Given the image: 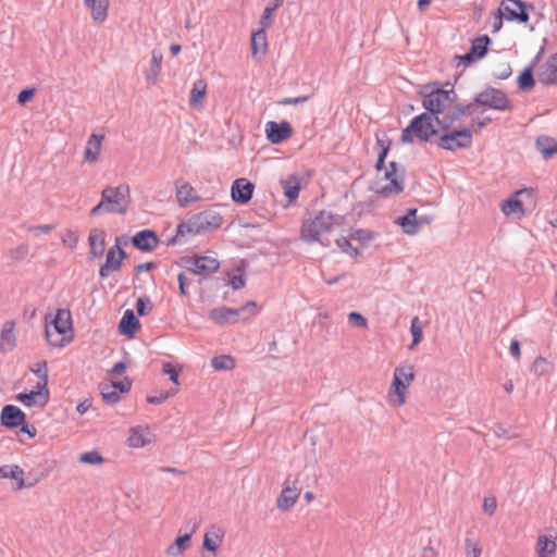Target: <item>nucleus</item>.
<instances>
[{
  "label": "nucleus",
  "mask_w": 557,
  "mask_h": 557,
  "mask_svg": "<svg viewBox=\"0 0 557 557\" xmlns=\"http://www.w3.org/2000/svg\"><path fill=\"white\" fill-rule=\"evenodd\" d=\"M223 216L215 210L208 209L188 218L187 221L181 222L176 227L174 236L168 238V246H173L182 242L186 234L199 235L212 230H216L222 225Z\"/></svg>",
  "instance_id": "nucleus-1"
},
{
  "label": "nucleus",
  "mask_w": 557,
  "mask_h": 557,
  "mask_svg": "<svg viewBox=\"0 0 557 557\" xmlns=\"http://www.w3.org/2000/svg\"><path fill=\"white\" fill-rule=\"evenodd\" d=\"M434 123L435 119L432 114L423 112L414 116L409 125L403 129L401 141L404 144H412L414 138L423 143L431 141L432 137L438 133Z\"/></svg>",
  "instance_id": "nucleus-2"
},
{
  "label": "nucleus",
  "mask_w": 557,
  "mask_h": 557,
  "mask_svg": "<svg viewBox=\"0 0 557 557\" xmlns=\"http://www.w3.org/2000/svg\"><path fill=\"white\" fill-rule=\"evenodd\" d=\"M333 225V213L321 210L313 219L304 222L301 226V238L308 243L321 242V236L330 233Z\"/></svg>",
  "instance_id": "nucleus-3"
},
{
  "label": "nucleus",
  "mask_w": 557,
  "mask_h": 557,
  "mask_svg": "<svg viewBox=\"0 0 557 557\" xmlns=\"http://www.w3.org/2000/svg\"><path fill=\"white\" fill-rule=\"evenodd\" d=\"M72 329L71 312L67 309H58L51 324H47L45 335L47 342L53 347L65 346L63 335Z\"/></svg>",
  "instance_id": "nucleus-4"
},
{
  "label": "nucleus",
  "mask_w": 557,
  "mask_h": 557,
  "mask_svg": "<svg viewBox=\"0 0 557 557\" xmlns=\"http://www.w3.org/2000/svg\"><path fill=\"white\" fill-rule=\"evenodd\" d=\"M101 200L106 213L125 214L129 206V187L125 184L107 187L101 191Z\"/></svg>",
  "instance_id": "nucleus-5"
},
{
  "label": "nucleus",
  "mask_w": 557,
  "mask_h": 557,
  "mask_svg": "<svg viewBox=\"0 0 557 557\" xmlns=\"http://www.w3.org/2000/svg\"><path fill=\"white\" fill-rule=\"evenodd\" d=\"M429 86H424L423 90L420 91L422 96V107L426 110L425 113L432 114L436 120V116L443 114L449 102V94L443 88H432L428 90Z\"/></svg>",
  "instance_id": "nucleus-6"
},
{
  "label": "nucleus",
  "mask_w": 557,
  "mask_h": 557,
  "mask_svg": "<svg viewBox=\"0 0 557 557\" xmlns=\"http://www.w3.org/2000/svg\"><path fill=\"white\" fill-rule=\"evenodd\" d=\"M473 102L474 104L497 111H509L512 108L507 95L503 90L491 86L476 94Z\"/></svg>",
  "instance_id": "nucleus-7"
},
{
  "label": "nucleus",
  "mask_w": 557,
  "mask_h": 557,
  "mask_svg": "<svg viewBox=\"0 0 557 557\" xmlns=\"http://www.w3.org/2000/svg\"><path fill=\"white\" fill-rule=\"evenodd\" d=\"M472 140V131L470 128L455 129L440 136L437 146L447 151H456L470 148Z\"/></svg>",
  "instance_id": "nucleus-8"
},
{
  "label": "nucleus",
  "mask_w": 557,
  "mask_h": 557,
  "mask_svg": "<svg viewBox=\"0 0 557 557\" xmlns=\"http://www.w3.org/2000/svg\"><path fill=\"white\" fill-rule=\"evenodd\" d=\"M498 13L509 22L527 23L529 21L528 5L520 0H503Z\"/></svg>",
  "instance_id": "nucleus-9"
},
{
  "label": "nucleus",
  "mask_w": 557,
  "mask_h": 557,
  "mask_svg": "<svg viewBox=\"0 0 557 557\" xmlns=\"http://www.w3.org/2000/svg\"><path fill=\"white\" fill-rule=\"evenodd\" d=\"M121 239L115 238V245L107 251L106 262L99 269L101 278H107L112 272L119 271L123 260L127 258L126 252L120 247Z\"/></svg>",
  "instance_id": "nucleus-10"
},
{
  "label": "nucleus",
  "mask_w": 557,
  "mask_h": 557,
  "mask_svg": "<svg viewBox=\"0 0 557 557\" xmlns=\"http://www.w3.org/2000/svg\"><path fill=\"white\" fill-rule=\"evenodd\" d=\"M188 271L198 275H210L220 268V262L211 256H194L186 260Z\"/></svg>",
  "instance_id": "nucleus-11"
},
{
  "label": "nucleus",
  "mask_w": 557,
  "mask_h": 557,
  "mask_svg": "<svg viewBox=\"0 0 557 557\" xmlns=\"http://www.w3.org/2000/svg\"><path fill=\"white\" fill-rule=\"evenodd\" d=\"M384 176L389 183L381 189V194L398 195L404 190V169L398 174V164L395 161L388 163Z\"/></svg>",
  "instance_id": "nucleus-12"
},
{
  "label": "nucleus",
  "mask_w": 557,
  "mask_h": 557,
  "mask_svg": "<svg viewBox=\"0 0 557 557\" xmlns=\"http://www.w3.org/2000/svg\"><path fill=\"white\" fill-rule=\"evenodd\" d=\"M248 308H256L255 301H248L244 306L237 309L227 308V307H219L214 308L209 312V318L220 325H224L230 322L236 321V318L240 314V312L247 310Z\"/></svg>",
  "instance_id": "nucleus-13"
},
{
  "label": "nucleus",
  "mask_w": 557,
  "mask_h": 557,
  "mask_svg": "<svg viewBox=\"0 0 557 557\" xmlns=\"http://www.w3.org/2000/svg\"><path fill=\"white\" fill-rule=\"evenodd\" d=\"M267 139L274 145L281 144L293 135V127L289 122L269 121L265 123Z\"/></svg>",
  "instance_id": "nucleus-14"
},
{
  "label": "nucleus",
  "mask_w": 557,
  "mask_h": 557,
  "mask_svg": "<svg viewBox=\"0 0 557 557\" xmlns=\"http://www.w3.org/2000/svg\"><path fill=\"white\" fill-rule=\"evenodd\" d=\"M474 102L468 104H455L453 110L445 113L442 117L436 116L437 126L444 131H448L456 121L460 120L465 115L471 114Z\"/></svg>",
  "instance_id": "nucleus-15"
},
{
  "label": "nucleus",
  "mask_w": 557,
  "mask_h": 557,
  "mask_svg": "<svg viewBox=\"0 0 557 557\" xmlns=\"http://www.w3.org/2000/svg\"><path fill=\"white\" fill-rule=\"evenodd\" d=\"M255 185L246 178H237L233 182L231 196L234 202L245 205L253 195Z\"/></svg>",
  "instance_id": "nucleus-16"
},
{
  "label": "nucleus",
  "mask_w": 557,
  "mask_h": 557,
  "mask_svg": "<svg viewBox=\"0 0 557 557\" xmlns=\"http://www.w3.org/2000/svg\"><path fill=\"white\" fill-rule=\"evenodd\" d=\"M133 246L141 251H153L159 245V238L154 231L143 230L136 233L131 239Z\"/></svg>",
  "instance_id": "nucleus-17"
},
{
  "label": "nucleus",
  "mask_w": 557,
  "mask_h": 557,
  "mask_svg": "<svg viewBox=\"0 0 557 557\" xmlns=\"http://www.w3.org/2000/svg\"><path fill=\"white\" fill-rule=\"evenodd\" d=\"M106 231L102 228H92L89 232V258H102L106 251Z\"/></svg>",
  "instance_id": "nucleus-18"
},
{
  "label": "nucleus",
  "mask_w": 557,
  "mask_h": 557,
  "mask_svg": "<svg viewBox=\"0 0 557 557\" xmlns=\"http://www.w3.org/2000/svg\"><path fill=\"white\" fill-rule=\"evenodd\" d=\"M25 413L14 405H7L1 410V424L5 428H16L24 423Z\"/></svg>",
  "instance_id": "nucleus-19"
},
{
  "label": "nucleus",
  "mask_w": 557,
  "mask_h": 557,
  "mask_svg": "<svg viewBox=\"0 0 557 557\" xmlns=\"http://www.w3.org/2000/svg\"><path fill=\"white\" fill-rule=\"evenodd\" d=\"M16 400L24 404L27 407L41 406L44 407L49 401V389L37 388L29 393H20L16 396Z\"/></svg>",
  "instance_id": "nucleus-20"
},
{
  "label": "nucleus",
  "mask_w": 557,
  "mask_h": 557,
  "mask_svg": "<svg viewBox=\"0 0 557 557\" xmlns=\"http://www.w3.org/2000/svg\"><path fill=\"white\" fill-rule=\"evenodd\" d=\"M15 322L8 320L4 322L0 333V352L8 354L16 346V336L14 333Z\"/></svg>",
  "instance_id": "nucleus-21"
},
{
  "label": "nucleus",
  "mask_w": 557,
  "mask_h": 557,
  "mask_svg": "<svg viewBox=\"0 0 557 557\" xmlns=\"http://www.w3.org/2000/svg\"><path fill=\"white\" fill-rule=\"evenodd\" d=\"M537 79L544 85H557L556 55H550L546 63L537 69Z\"/></svg>",
  "instance_id": "nucleus-22"
},
{
  "label": "nucleus",
  "mask_w": 557,
  "mask_h": 557,
  "mask_svg": "<svg viewBox=\"0 0 557 557\" xmlns=\"http://www.w3.org/2000/svg\"><path fill=\"white\" fill-rule=\"evenodd\" d=\"M417 212L418 210L414 208L408 209L406 214L398 218L396 221L407 235H416L420 231L421 224L424 222L422 219H417Z\"/></svg>",
  "instance_id": "nucleus-23"
},
{
  "label": "nucleus",
  "mask_w": 557,
  "mask_h": 557,
  "mask_svg": "<svg viewBox=\"0 0 557 557\" xmlns=\"http://www.w3.org/2000/svg\"><path fill=\"white\" fill-rule=\"evenodd\" d=\"M223 537L224 531L221 528L212 524L209 527L205 534L202 546L205 549L215 553L221 545Z\"/></svg>",
  "instance_id": "nucleus-24"
},
{
  "label": "nucleus",
  "mask_w": 557,
  "mask_h": 557,
  "mask_svg": "<svg viewBox=\"0 0 557 557\" xmlns=\"http://www.w3.org/2000/svg\"><path fill=\"white\" fill-rule=\"evenodd\" d=\"M103 135H98L96 133L91 134L87 140L85 150H84V161L85 162H96L98 161V156L101 149V143L103 140Z\"/></svg>",
  "instance_id": "nucleus-25"
},
{
  "label": "nucleus",
  "mask_w": 557,
  "mask_h": 557,
  "mask_svg": "<svg viewBox=\"0 0 557 557\" xmlns=\"http://www.w3.org/2000/svg\"><path fill=\"white\" fill-rule=\"evenodd\" d=\"M0 478L1 479H13L16 481V490H22L26 486H32V484L26 485L24 482V471L17 465H7L0 467Z\"/></svg>",
  "instance_id": "nucleus-26"
},
{
  "label": "nucleus",
  "mask_w": 557,
  "mask_h": 557,
  "mask_svg": "<svg viewBox=\"0 0 557 557\" xmlns=\"http://www.w3.org/2000/svg\"><path fill=\"white\" fill-rule=\"evenodd\" d=\"M300 491L297 487L284 485L281 495L277 497L276 506L281 510H287L295 505Z\"/></svg>",
  "instance_id": "nucleus-27"
},
{
  "label": "nucleus",
  "mask_w": 557,
  "mask_h": 557,
  "mask_svg": "<svg viewBox=\"0 0 557 557\" xmlns=\"http://www.w3.org/2000/svg\"><path fill=\"white\" fill-rule=\"evenodd\" d=\"M175 186H176L177 201L181 206H186V205L197 200L196 190L189 183L177 181L175 183Z\"/></svg>",
  "instance_id": "nucleus-28"
},
{
  "label": "nucleus",
  "mask_w": 557,
  "mask_h": 557,
  "mask_svg": "<svg viewBox=\"0 0 557 557\" xmlns=\"http://www.w3.org/2000/svg\"><path fill=\"white\" fill-rule=\"evenodd\" d=\"M207 92V83L205 79L199 78L193 84L190 90L189 106L193 109H201L203 106V98Z\"/></svg>",
  "instance_id": "nucleus-29"
},
{
  "label": "nucleus",
  "mask_w": 557,
  "mask_h": 557,
  "mask_svg": "<svg viewBox=\"0 0 557 557\" xmlns=\"http://www.w3.org/2000/svg\"><path fill=\"white\" fill-rule=\"evenodd\" d=\"M535 146L545 160L557 153V141L553 137L545 135L539 136L536 138Z\"/></svg>",
  "instance_id": "nucleus-30"
},
{
  "label": "nucleus",
  "mask_w": 557,
  "mask_h": 557,
  "mask_svg": "<svg viewBox=\"0 0 557 557\" xmlns=\"http://www.w3.org/2000/svg\"><path fill=\"white\" fill-rule=\"evenodd\" d=\"M524 193L530 194L531 190L520 189L516 191L512 197H510L507 200H504L500 206L502 212L507 216L518 212L524 213L522 202L517 198L519 195H522Z\"/></svg>",
  "instance_id": "nucleus-31"
},
{
  "label": "nucleus",
  "mask_w": 557,
  "mask_h": 557,
  "mask_svg": "<svg viewBox=\"0 0 557 557\" xmlns=\"http://www.w3.org/2000/svg\"><path fill=\"white\" fill-rule=\"evenodd\" d=\"M139 326V321L132 310H126L119 323V331L123 335H134Z\"/></svg>",
  "instance_id": "nucleus-32"
},
{
  "label": "nucleus",
  "mask_w": 557,
  "mask_h": 557,
  "mask_svg": "<svg viewBox=\"0 0 557 557\" xmlns=\"http://www.w3.org/2000/svg\"><path fill=\"white\" fill-rule=\"evenodd\" d=\"M84 4L91 11V17L95 22L102 23L107 20L109 9L108 0H92L91 3Z\"/></svg>",
  "instance_id": "nucleus-33"
},
{
  "label": "nucleus",
  "mask_w": 557,
  "mask_h": 557,
  "mask_svg": "<svg viewBox=\"0 0 557 557\" xmlns=\"http://www.w3.org/2000/svg\"><path fill=\"white\" fill-rule=\"evenodd\" d=\"M557 545L554 540L548 539L546 535L537 537L535 550L539 557H554L556 554Z\"/></svg>",
  "instance_id": "nucleus-34"
},
{
  "label": "nucleus",
  "mask_w": 557,
  "mask_h": 557,
  "mask_svg": "<svg viewBox=\"0 0 557 557\" xmlns=\"http://www.w3.org/2000/svg\"><path fill=\"white\" fill-rule=\"evenodd\" d=\"M191 534L186 533L177 536L174 543L166 548V554L171 557L181 556L190 545Z\"/></svg>",
  "instance_id": "nucleus-35"
},
{
  "label": "nucleus",
  "mask_w": 557,
  "mask_h": 557,
  "mask_svg": "<svg viewBox=\"0 0 557 557\" xmlns=\"http://www.w3.org/2000/svg\"><path fill=\"white\" fill-rule=\"evenodd\" d=\"M268 49L267 33L263 28L253 32L251 35V52L256 57L258 53L265 54Z\"/></svg>",
  "instance_id": "nucleus-36"
},
{
  "label": "nucleus",
  "mask_w": 557,
  "mask_h": 557,
  "mask_svg": "<svg viewBox=\"0 0 557 557\" xmlns=\"http://www.w3.org/2000/svg\"><path fill=\"white\" fill-rule=\"evenodd\" d=\"M491 44V39L487 35H482L472 40L469 52L472 53L476 60H480L485 57L487 53L488 45Z\"/></svg>",
  "instance_id": "nucleus-37"
},
{
  "label": "nucleus",
  "mask_w": 557,
  "mask_h": 557,
  "mask_svg": "<svg viewBox=\"0 0 557 557\" xmlns=\"http://www.w3.org/2000/svg\"><path fill=\"white\" fill-rule=\"evenodd\" d=\"M284 195L287 197L289 202H294L299 195L300 184L299 180L295 175H289L286 180L282 182Z\"/></svg>",
  "instance_id": "nucleus-38"
},
{
  "label": "nucleus",
  "mask_w": 557,
  "mask_h": 557,
  "mask_svg": "<svg viewBox=\"0 0 557 557\" xmlns=\"http://www.w3.org/2000/svg\"><path fill=\"white\" fill-rule=\"evenodd\" d=\"M400 375H404L400 371L398 373H394L392 388L397 397V405L401 406L406 403V394L410 384L405 383L399 379Z\"/></svg>",
  "instance_id": "nucleus-39"
},
{
  "label": "nucleus",
  "mask_w": 557,
  "mask_h": 557,
  "mask_svg": "<svg viewBox=\"0 0 557 557\" xmlns=\"http://www.w3.org/2000/svg\"><path fill=\"white\" fill-rule=\"evenodd\" d=\"M163 60V54L160 50H153L151 53L150 67L146 75V79L149 83H154L157 77L159 76L161 63Z\"/></svg>",
  "instance_id": "nucleus-40"
},
{
  "label": "nucleus",
  "mask_w": 557,
  "mask_h": 557,
  "mask_svg": "<svg viewBox=\"0 0 557 557\" xmlns=\"http://www.w3.org/2000/svg\"><path fill=\"white\" fill-rule=\"evenodd\" d=\"M102 400L108 405H114L120 400V394L111 382L99 384Z\"/></svg>",
  "instance_id": "nucleus-41"
},
{
  "label": "nucleus",
  "mask_w": 557,
  "mask_h": 557,
  "mask_svg": "<svg viewBox=\"0 0 557 557\" xmlns=\"http://www.w3.org/2000/svg\"><path fill=\"white\" fill-rule=\"evenodd\" d=\"M533 65H528L518 76V87L522 91L531 90L535 85L533 77Z\"/></svg>",
  "instance_id": "nucleus-42"
},
{
  "label": "nucleus",
  "mask_w": 557,
  "mask_h": 557,
  "mask_svg": "<svg viewBox=\"0 0 557 557\" xmlns=\"http://www.w3.org/2000/svg\"><path fill=\"white\" fill-rule=\"evenodd\" d=\"M532 371L537 376L547 375L553 371V363L546 358L537 357L532 364Z\"/></svg>",
  "instance_id": "nucleus-43"
},
{
  "label": "nucleus",
  "mask_w": 557,
  "mask_h": 557,
  "mask_svg": "<svg viewBox=\"0 0 557 557\" xmlns=\"http://www.w3.org/2000/svg\"><path fill=\"white\" fill-rule=\"evenodd\" d=\"M211 364L214 370H232L235 368V360L228 355L213 357Z\"/></svg>",
  "instance_id": "nucleus-44"
},
{
  "label": "nucleus",
  "mask_w": 557,
  "mask_h": 557,
  "mask_svg": "<svg viewBox=\"0 0 557 557\" xmlns=\"http://www.w3.org/2000/svg\"><path fill=\"white\" fill-rule=\"evenodd\" d=\"M32 371L40 379V382L37 384V388H48V368L47 362L42 361L36 364L35 369Z\"/></svg>",
  "instance_id": "nucleus-45"
},
{
  "label": "nucleus",
  "mask_w": 557,
  "mask_h": 557,
  "mask_svg": "<svg viewBox=\"0 0 557 557\" xmlns=\"http://www.w3.org/2000/svg\"><path fill=\"white\" fill-rule=\"evenodd\" d=\"M127 443L131 447L139 448L146 445V440L143 435L140 428H133L127 438Z\"/></svg>",
  "instance_id": "nucleus-46"
},
{
  "label": "nucleus",
  "mask_w": 557,
  "mask_h": 557,
  "mask_svg": "<svg viewBox=\"0 0 557 557\" xmlns=\"http://www.w3.org/2000/svg\"><path fill=\"white\" fill-rule=\"evenodd\" d=\"M78 460L87 465H101L104 462L103 457L98 450L86 451L78 457Z\"/></svg>",
  "instance_id": "nucleus-47"
},
{
  "label": "nucleus",
  "mask_w": 557,
  "mask_h": 557,
  "mask_svg": "<svg viewBox=\"0 0 557 557\" xmlns=\"http://www.w3.org/2000/svg\"><path fill=\"white\" fill-rule=\"evenodd\" d=\"M410 333L412 335V343L411 345L409 346V348H413L417 344H419L422 339V327L420 325V322H419V318L418 317H414L412 320H411V325H410Z\"/></svg>",
  "instance_id": "nucleus-48"
},
{
  "label": "nucleus",
  "mask_w": 557,
  "mask_h": 557,
  "mask_svg": "<svg viewBox=\"0 0 557 557\" xmlns=\"http://www.w3.org/2000/svg\"><path fill=\"white\" fill-rule=\"evenodd\" d=\"M465 548L467 557H480L482 553V547L478 541H473L472 539L467 537L465 540Z\"/></svg>",
  "instance_id": "nucleus-49"
},
{
  "label": "nucleus",
  "mask_w": 557,
  "mask_h": 557,
  "mask_svg": "<svg viewBox=\"0 0 557 557\" xmlns=\"http://www.w3.org/2000/svg\"><path fill=\"white\" fill-rule=\"evenodd\" d=\"M399 370L404 374V375H400L399 379L403 380L407 384H411L414 380L413 367L411 364L405 363V364L397 367L395 369L394 373H398Z\"/></svg>",
  "instance_id": "nucleus-50"
},
{
  "label": "nucleus",
  "mask_w": 557,
  "mask_h": 557,
  "mask_svg": "<svg viewBox=\"0 0 557 557\" xmlns=\"http://www.w3.org/2000/svg\"><path fill=\"white\" fill-rule=\"evenodd\" d=\"M336 245L342 249V251L348 253L350 257H358L360 255L359 250L351 246L350 240L347 237H339L336 239Z\"/></svg>",
  "instance_id": "nucleus-51"
},
{
  "label": "nucleus",
  "mask_w": 557,
  "mask_h": 557,
  "mask_svg": "<svg viewBox=\"0 0 557 557\" xmlns=\"http://www.w3.org/2000/svg\"><path fill=\"white\" fill-rule=\"evenodd\" d=\"M351 238L358 240L361 246L366 247L373 239V234L367 230H356L351 233Z\"/></svg>",
  "instance_id": "nucleus-52"
},
{
  "label": "nucleus",
  "mask_w": 557,
  "mask_h": 557,
  "mask_svg": "<svg viewBox=\"0 0 557 557\" xmlns=\"http://www.w3.org/2000/svg\"><path fill=\"white\" fill-rule=\"evenodd\" d=\"M377 145L381 146V151L377 157L375 169L381 171L384 168L386 156L389 151V143L385 145L383 139H377Z\"/></svg>",
  "instance_id": "nucleus-53"
},
{
  "label": "nucleus",
  "mask_w": 557,
  "mask_h": 557,
  "mask_svg": "<svg viewBox=\"0 0 557 557\" xmlns=\"http://www.w3.org/2000/svg\"><path fill=\"white\" fill-rule=\"evenodd\" d=\"M512 73L509 62H503L498 65L497 70L494 71L493 75L497 79H507Z\"/></svg>",
  "instance_id": "nucleus-54"
},
{
  "label": "nucleus",
  "mask_w": 557,
  "mask_h": 557,
  "mask_svg": "<svg viewBox=\"0 0 557 557\" xmlns=\"http://www.w3.org/2000/svg\"><path fill=\"white\" fill-rule=\"evenodd\" d=\"M348 322L357 327L364 329L368 326L367 319L359 312H350L348 314Z\"/></svg>",
  "instance_id": "nucleus-55"
},
{
  "label": "nucleus",
  "mask_w": 557,
  "mask_h": 557,
  "mask_svg": "<svg viewBox=\"0 0 557 557\" xmlns=\"http://www.w3.org/2000/svg\"><path fill=\"white\" fill-rule=\"evenodd\" d=\"M151 308H152V305L148 297H140L137 299L136 310L139 315L143 317V315L147 314V309L150 310Z\"/></svg>",
  "instance_id": "nucleus-56"
},
{
  "label": "nucleus",
  "mask_w": 557,
  "mask_h": 557,
  "mask_svg": "<svg viewBox=\"0 0 557 557\" xmlns=\"http://www.w3.org/2000/svg\"><path fill=\"white\" fill-rule=\"evenodd\" d=\"M163 373L164 374H168L170 380L175 384V385H178V375H180V371L174 367L172 366L170 362H166L163 364Z\"/></svg>",
  "instance_id": "nucleus-57"
},
{
  "label": "nucleus",
  "mask_w": 557,
  "mask_h": 557,
  "mask_svg": "<svg viewBox=\"0 0 557 557\" xmlns=\"http://www.w3.org/2000/svg\"><path fill=\"white\" fill-rule=\"evenodd\" d=\"M176 391L177 389H174L172 392H166V393H160L159 395H154V396H147V401L152 405H160V404L164 403L170 396L175 395Z\"/></svg>",
  "instance_id": "nucleus-58"
},
{
  "label": "nucleus",
  "mask_w": 557,
  "mask_h": 557,
  "mask_svg": "<svg viewBox=\"0 0 557 557\" xmlns=\"http://www.w3.org/2000/svg\"><path fill=\"white\" fill-rule=\"evenodd\" d=\"M274 11H273V8H269L267 7L261 15V18H260V28H263L264 30L270 27V25L272 24V15H273Z\"/></svg>",
  "instance_id": "nucleus-59"
},
{
  "label": "nucleus",
  "mask_w": 557,
  "mask_h": 557,
  "mask_svg": "<svg viewBox=\"0 0 557 557\" xmlns=\"http://www.w3.org/2000/svg\"><path fill=\"white\" fill-rule=\"evenodd\" d=\"M112 385H114L115 391L119 392V394L127 393L132 387V380L128 377H124L122 381L119 382H111Z\"/></svg>",
  "instance_id": "nucleus-60"
},
{
  "label": "nucleus",
  "mask_w": 557,
  "mask_h": 557,
  "mask_svg": "<svg viewBox=\"0 0 557 557\" xmlns=\"http://www.w3.org/2000/svg\"><path fill=\"white\" fill-rule=\"evenodd\" d=\"M497 508V503L495 497L485 498L483 502V510L488 515L493 516Z\"/></svg>",
  "instance_id": "nucleus-61"
},
{
  "label": "nucleus",
  "mask_w": 557,
  "mask_h": 557,
  "mask_svg": "<svg viewBox=\"0 0 557 557\" xmlns=\"http://www.w3.org/2000/svg\"><path fill=\"white\" fill-rule=\"evenodd\" d=\"M63 244L67 245L70 248H75L78 243V236L73 231H67L66 237L62 239Z\"/></svg>",
  "instance_id": "nucleus-62"
},
{
  "label": "nucleus",
  "mask_w": 557,
  "mask_h": 557,
  "mask_svg": "<svg viewBox=\"0 0 557 557\" xmlns=\"http://www.w3.org/2000/svg\"><path fill=\"white\" fill-rule=\"evenodd\" d=\"M246 280L244 275H234L230 278V284L234 289H240L245 286Z\"/></svg>",
  "instance_id": "nucleus-63"
},
{
  "label": "nucleus",
  "mask_w": 557,
  "mask_h": 557,
  "mask_svg": "<svg viewBox=\"0 0 557 557\" xmlns=\"http://www.w3.org/2000/svg\"><path fill=\"white\" fill-rule=\"evenodd\" d=\"M431 544L432 540L430 539L428 545L422 549L421 557H438V552Z\"/></svg>",
  "instance_id": "nucleus-64"
}]
</instances>
